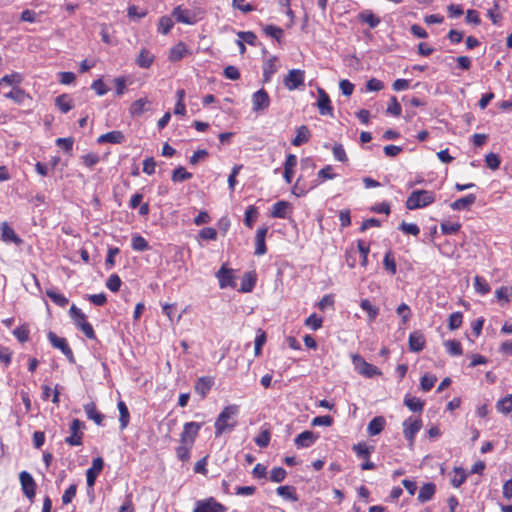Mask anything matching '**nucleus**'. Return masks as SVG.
I'll return each instance as SVG.
<instances>
[{
    "label": "nucleus",
    "instance_id": "nucleus-1",
    "mask_svg": "<svg viewBox=\"0 0 512 512\" xmlns=\"http://www.w3.org/2000/svg\"><path fill=\"white\" fill-rule=\"evenodd\" d=\"M239 413V406L231 404L226 406L215 421V435L220 436L226 431H231L237 425L235 416Z\"/></svg>",
    "mask_w": 512,
    "mask_h": 512
},
{
    "label": "nucleus",
    "instance_id": "nucleus-2",
    "mask_svg": "<svg viewBox=\"0 0 512 512\" xmlns=\"http://www.w3.org/2000/svg\"><path fill=\"white\" fill-rule=\"evenodd\" d=\"M435 201V194L428 190H415L406 200V208L415 210L424 208Z\"/></svg>",
    "mask_w": 512,
    "mask_h": 512
},
{
    "label": "nucleus",
    "instance_id": "nucleus-3",
    "mask_svg": "<svg viewBox=\"0 0 512 512\" xmlns=\"http://www.w3.org/2000/svg\"><path fill=\"white\" fill-rule=\"evenodd\" d=\"M69 315L74 324L84 333L87 338H95L93 327L86 321L85 314L74 304L70 307Z\"/></svg>",
    "mask_w": 512,
    "mask_h": 512
},
{
    "label": "nucleus",
    "instance_id": "nucleus-4",
    "mask_svg": "<svg viewBox=\"0 0 512 512\" xmlns=\"http://www.w3.org/2000/svg\"><path fill=\"white\" fill-rule=\"evenodd\" d=\"M351 359L355 370L366 378H373L382 374L378 367L366 362L359 354H352Z\"/></svg>",
    "mask_w": 512,
    "mask_h": 512
},
{
    "label": "nucleus",
    "instance_id": "nucleus-5",
    "mask_svg": "<svg viewBox=\"0 0 512 512\" xmlns=\"http://www.w3.org/2000/svg\"><path fill=\"white\" fill-rule=\"evenodd\" d=\"M421 428L422 421L419 418L409 417L403 422V434L410 446L414 444L415 436Z\"/></svg>",
    "mask_w": 512,
    "mask_h": 512
},
{
    "label": "nucleus",
    "instance_id": "nucleus-6",
    "mask_svg": "<svg viewBox=\"0 0 512 512\" xmlns=\"http://www.w3.org/2000/svg\"><path fill=\"white\" fill-rule=\"evenodd\" d=\"M305 72L300 69H292L284 77L283 83L285 87L292 91L304 85Z\"/></svg>",
    "mask_w": 512,
    "mask_h": 512
},
{
    "label": "nucleus",
    "instance_id": "nucleus-7",
    "mask_svg": "<svg viewBox=\"0 0 512 512\" xmlns=\"http://www.w3.org/2000/svg\"><path fill=\"white\" fill-rule=\"evenodd\" d=\"M84 423L79 419H73L70 424V436L65 438V442L70 446H80L82 444Z\"/></svg>",
    "mask_w": 512,
    "mask_h": 512
},
{
    "label": "nucleus",
    "instance_id": "nucleus-8",
    "mask_svg": "<svg viewBox=\"0 0 512 512\" xmlns=\"http://www.w3.org/2000/svg\"><path fill=\"white\" fill-rule=\"evenodd\" d=\"M201 429V424L197 422H187L184 424L183 431L180 435V443L182 444H194V441Z\"/></svg>",
    "mask_w": 512,
    "mask_h": 512
},
{
    "label": "nucleus",
    "instance_id": "nucleus-9",
    "mask_svg": "<svg viewBox=\"0 0 512 512\" xmlns=\"http://www.w3.org/2000/svg\"><path fill=\"white\" fill-rule=\"evenodd\" d=\"M227 508L213 497L198 501L193 512H226Z\"/></svg>",
    "mask_w": 512,
    "mask_h": 512
},
{
    "label": "nucleus",
    "instance_id": "nucleus-10",
    "mask_svg": "<svg viewBox=\"0 0 512 512\" xmlns=\"http://www.w3.org/2000/svg\"><path fill=\"white\" fill-rule=\"evenodd\" d=\"M48 339L51 345L63 352V354L68 358L71 363L75 362L73 352L69 347L65 338L58 337L55 333L49 332Z\"/></svg>",
    "mask_w": 512,
    "mask_h": 512
},
{
    "label": "nucleus",
    "instance_id": "nucleus-11",
    "mask_svg": "<svg viewBox=\"0 0 512 512\" xmlns=\"http://www.w3.org/2000/svg\"><path fill=\"white\" fill-rule=\"evenodd\" d=\"M19 479H20L23 493L30 501H33V499L35 497V490H36V483H35L33 477L31 476L30 473H28L26 471H22L19 474Z\"/></svg>",
    "mask_w": 512,
    "mask_h": 512
},
{
    "label": "nucleus",
    "instance_id": "nucleus-12",
    "mask_svg": "<svg viewBox=\"0 0 512 512\" xmlns=\"http://www.w3.org/2000/svg\"><path fill=\"white\" fill-rule=\"evenodd\" d=\"M318 100H317V107L319 110V113L323 116H333V107L331 105V101L329 98V95L325 92L324 89L318 88Z\"/></svg>",
    "mask_w": 512,
    "mask_h": 512
},
{
    "label": "nucleus",
    "instance_id": "nucleus-13",
    "mask_svg": "<svg viewBox=\"0 0 512 512\" xmlns=\"http://www.w3.org/2000/svg\"><path fill=\"white\" fill-rule=\"evenodd\" d=\"M253 110L255 112L263 111L269 107L270 98L264 89H260L252 95Z\"/></svg>",
    "mask_w": 512,
    "mask_h": 512
},
{
    "label": "nucleus",
    "instance_id": "nucleus-14",
    "mask_svg": "<svg viewBox=\"0 0 512 512\" xmlns=\"http://www.w3.org/2000/svg\"><path fill=\"white\" fill-rule=\"evenodd\" d=\"M172 15L179 23L193 25L197 22L195 14L190 10L183 9L181 6L175 7L172 11Z\"/></svg>",
    "mask_w": 512,
    "mask_h": 512
},
{
    "label": "nucleus",
    "instance_id": "nucleus-15",
    "mask_svg": "<svg viewBox=\"0 0 512 512\" xmlns=\"http://www.w3.org/2000/svg\"><path fill=\"white\" fill-rule=\"evenodd\" d=\"M104 461L101 457L93 459L92 466L86 472L87 485L92 487L95 484V480L98 474L103 470Z\"/></svg>",
    "mask_w": 512,
    "mask_h": 512
},
{
    "label": "nucleus",
    "instance_id": "nucleus-16",
    "mask_svg": "<svg viewBox=\"0 0 512 512\" xmlns=\"http://www.w3.org/2000/svg\"><path fill=\"white\" fill-rule=\"evenodd\" d=\"M214 384V379L210 376L200 377L194 386V390L201 398H205Z\"/></svg>",
    "mask_w": 512,
    "mask_h": 512
},
{
    "label": "nucleus",
    "instance_id": "nucleus-17",
    "mask_svg": "<svg viewBox=\"0 0 512 512\" xmlns=\"http://www.w3.org/2000/svg\"><path fill=\"white\" fill-rule=\"evenodd\" d=\"M268 232V227L263 226L258 228L255 236V255H263L266 253L265 238Z\"/></svg>",
    "mask_w": 512,
    "mask_h": 512
},
{
    "label": "nucleus",
    "instance_id": "nucleus-18",
    "mask_svg": "<svg viewBox=\"0 0 512 512\" xmlns=\"http://www.w3.org/2000/svg\"><path fill=\"white\" fill-rule=\"evenodd\" d=\"M425 337L422 332L415 331L410 334L408 344L412 352H420L425 347Z\"/></svg>",
    "mask_w": 512,
    "mask_h": 512
},
{
    "label": "nucleus",
    "instance_id": "nucleus-19",
    "mask_svg": "<svg viewBox=\"0 0 512 512\" xmlns=\"http://www.w3.org/2000/svg\"><path fill=\"white\" fill-rule=\"evenodd\" d=\"M476 196L474 194H468L465 197L459 198L450 204L452 210L461 211L469 210L470 207L475 203Z\"/></svg>",
    "mask_w": 512,
    "mask_h": 512
},
{
    "label": "nucleus",
    "instance_id": "nucleus-20",
    "mask_svg": "<svg viewBox=\"0 0 512 512\" xmlns=\"http://www.w3.org/2000/svg\"><path fill=\"white\" fill-rule=\"evenodd\" d=\"M217 278L221 288L235 286L232 270L226 269L224 266L217 272Z\"/></svg>",
    "mask_w": 512,
    "mask_h": 512
},
{
    "label": "nucleus",
    "instance_id": "nucleus-21",
    "mask_svg": "<svg viewBox=\"0 0 512 512\" xmlns=\"http://www.w3.org/2000/svg\"><path fill=\"white\" fill-rule=\"evenodd\" d=\"M125 140V136L121 131L115 130L98 137V143L121 144Z\"/></svg>",
    "mask_w": 512,
    "mask_h": 512
},
{
    "label": "nucleus",
    "instance_id": "nucleus-22",
    "mask_svg": "<svg viewBox=\"0 0 512 512\" xmlns=\"http://www.w3.org/2000/svg\"><path fill=\"white\" fill-rule=\"evenodd\" d=\"M386 425V420L383 416L374 417L367 426V433L369 436H376L380 434Z\"/></svg>",
    "mask_w": 512,
    "mask_h": 512
},
{
    "label": "nucleus",
    "instance_id": "nucleus-23",
    "mask_svg": "<svg viewBox=\"0 0 512 512\" xmlns=\"http://www.w3.org/2000/svg\"><path fill=\"white\" fill-rule=\"evenodd\" d=\"M84 411L88 419L94 421L97 425H102L104 415L97 410L94 402L85 404Z\"/></svg>",
    "mask_w": 512,
    "mask_h": 512
},
{
    "label": "nucleus",
    "instance_id": "nucleus-24",
    "mask_svg": "<svg viewBox=\"0 0 512 512\" xmlns=\"http://www.w3.org/2000/svg\"><path fill=\"white\" fill-rule=\"evenodd\" d=\"M316 439L317 436L312 431H304L295 438V444L299 448H306L310 447Z\"/></svg>",
    "mask_w": 512,
    "mask_h": 512
},
{
    "label": "nucleus",
    "instance_id": "nucleus-25",
    "mask_svg": "<svg viewBox=\"0 0 512 512\" xmlns=\"http://www.w3.org/2000/svg\"><path fill=\"white\" fill-rule=\"evenodd\" d=\"M1 239L4 242H13L15 244H20L22 242L7 222H3L1 224Z\"/></svg>",
    "mask_w": 512,
    "mask_h": 512
},
{
    "label": "nucleus",
    "instance_id": "nucleus-26",
    "mask_svg": "<svg viewBox=\"0 0 512 512\" xmlns=\"http://www.w3.org/2000/svg\"><path fill=\"white\" fill-rule=\"evenodd\" d=\"M278 70L277 58L272 56L263 64V81L269 82L272 75Z\"/></svg>",
    "mask_w": 512,
    "mask_h": 512
},
{
    "label": "nucleus",
    "instance_id": "nucleus-27",
    "mask_svg": "<svg viewBox=\"0 0 512 512\" xmlns=\"http://www.w3.org/2000/svg\"><path fill=\"white\" fill-rule=\"evenodd\" d=\"M296 165H297V157L294 154H289L286 157V160L284 163V179L288 184H290L292 181L293 169Z\"/></svg>",
    "mask_w": 512,
    "mask_h": 512
},
{
    "label": "nucleus",
    "instance_id": "nucleus-28",
    "mask_svg": "<svg viewBox=\"0 0 512 512\" xmlns=\"http://www.w3.org/2000/svg\"><path fill=\"white\" fill-rule=\"evenodd\" d=\"M435 491L436 487L433 483H426L420 488L417 498L421 503H425L432 499Z\"/></svg>",
    "mask_w": 512,
    "mask_h": 512
},
{
    "label": "nucleus",
    "instance_id": "nucleus-29",
    "mask_svg": "<svg viewBox=\"0 0 512 512\" xmlns=\"http://www.w3.org/2000/svg\"><path fill=\"white\" fill-rule=\"evenodd\" d=\"M154 61V55L147 49L143 48L138 57L136 58V63L141 68H149Z\"/></svg>",
    "mask_w": 512,
    "mask_h": 512
},
{
    "label": "nucleus",
    "instance_id": "nucleus-30",
    "mask_svg": "<svg viewBox=\"0 0 512 512\" xmlns=\"http://www.w3.org/2000/svg\"><path fill=\"white\" fill-rule=\"evenodd\" d=\"M187 48L186 45L182 42H179L174 47H172L169 51V60L176 62L181 60L185 55L187 54Z\"/></svg>",
    "mask_w": 512,
    "mask_h": 512
},
{
    "label": "nucleus",
    "instance_id": "nucleus-31",
    "mask_svg": "<svg viewBox=\"0 0 512 512\" xmlns=\"http://www.w3.org/2000/svg\"><path fill=\"white\" fill-rule=\"evenodd\" d=\"M290 204L286 201H278L276 202L271 211V216L275 218L285 219L287 217V211Z\"/></svg>",
    "mask_w": 512,
    "mask_h": 512
},
{
    "label": "nucleus",
    "instance_id": "nucleus-32",
    "mask_svg": "<svg viewBox=\"0 0 512 512\" xmlns=\"http://www.w3.org/2000/svg\"><path fill=\"white\" fill-rule=\"evenodd\" d=\"M310 137V131L307 126L302 125L297 128V133L295 138L292 140V144L294 146H300L306 142H308Z\"/></svg>",
    "mask_w": 512,
    "mask_h": 512
},
{
    "label": "nucleus",
    "instance_id": "nucleus-33",
    "mask_svg": "<svg viewBox=\"0 0 512 512\" xmlns=\"http://www.w3.org/2000/svg\"><path fill=\"white\" fill-rule=\"evenodd\" d=\"M55 105L63 113H67L73 108L72 100L67 94L56 97Z\"/></svg>",
    "mask_w": 512,
    "mask_h": 512
},
{
    "label": "nucleus",
    "instance_id": "nucleus-34",
    "mask_svg": "<svg viewBox=\"0 0 512 512\" xmlns=\"http://www.w3.org/2000/svg\"><path fill=\"white\" fill-rule=\"evenodd\" d=\"M149 104L150 102L147 98H140L134 101L129 109L130 114L132 116H140L146 110V106Z\"/></svg>",
    "mask_w": 512,
    "mask_h": 512
},
{
    "label": "nucleus",
    "instance_id": "nucleus-35",
    "mask_svg": "<svg viewBox=\"0 0 512 512\" xmlns=\"http://www.w3.org/2000/svg\"><path fill=\"white\" fill-rule=\"evenodd\" d=\"M276 491L279 496H281L287 500H290L293 502L298 501V497H297L295 488L292 486H288V485L279 486Z\"/></svg>",
    "mask_w": 512,
    "mask_h": 512
},
{
    "label": "nucleus",
    "instance_id": "nucleus-36",
    "mask_svg": "<svg viewBox=\"0 0 512 512\" xmlns=\"http://www.w3.org/2000/svg\"><path fill=\"white\" fill-rule=\"evenodd\" d=\"M360 307L367 313L370 321L375 320L379 314L378 307L374 306L368 299H363L360 303Z\"/></svg>",
    "mask_w": 512,
    "mask_h": 512
},
{
    "label": "nucleus",
    "instance_id": "nucleus-37",
    "mask_svg": "<svg viewBox=\"0 0 512 512\" xmlns=\"http://www.w3.org/2000/svg\"><path fill=\"white\" fill-rule=\"evenodd\" d=\"M255 283H256V278L253 273L248 272V273L244 274L242 282H241L240 291L241 292H251L255 286Z\"/></svg>",
    "mask_w": 512,
    "mask_h": 512
},
{
    "label": "nucleus",
    "instance_id": "nucleus-38",
    "mask_svg": "<svg viewBox=\"0 0 512 512\" xmlns=\"http://www.w3.org/2000/svg\"><path fill=\"white\" fill-rule=\"evenodd\" d=\"M496 409L503 414H509L512 411V394L498 400Z\"/></svg>",
    "mask_w": 512,
    "mask_h": 512
},
{
    "label": "nucleus",
    "instance_id": "nucleus-39",
    "mask_svg": "<svg viewBox=\"0 0 512 512\" xmlns=\"http://www.w3.org/2000/svg\"><path fill=\"white\" fill-rule=\"evenodd\" d=\"M444 346L447 352L452 356H459L463 353L462 345L457 340H446Z\"/></svg>",
    "mask_w": 512,
    "mask_h": 512
},
{
    "label": "nucleus",
    "instance_id": "nucleus-40",
    "mask_svg": "<svg viewBox=\"0 0 512 512\" xmlns=\"http://www.w3.org/2000/svg\"><path fill=\"white\" fill-rule=\"evenodd\" d=\"M404 404L413 412H421L424 407V402L416 397L406 396Z\"/></svg>",
    "mask_w": 512,
    "mask_h": 512
},
{
    "label": "nucleus",
    "instance_id": "nucleus-41",
    "mask_svg": "<svg viewBox=\"0 0 512 512\" xmlns=\"http://www.w3.org/2000/svg\"><path fill=\"white\" fill-rule=\"evenodd\" d=\"M23 81V76L18 72H13L11 74L5 75L0 79V85H19Z\"/></svg>",
    "mask_w": 512,
    "mask_h": 512
},
{
    "label": "nucleus",
    "instance_id": "nucleus-42",
    "mask_svg": "<svg viewBox=\"0 0 512 512\" xmlns=\"http://www.w3.org/2000/svg\"><path fill=\"white\" fill-rule=\"evenodd\" d=\"M192 178V174L187 172L182 166L177 167L173 170L171 179L173 182H182Z\"/></svg>",
    "mask_w": 512,
    "mask_h": 512
},
{
    "label": "nucleus",
    "instance_id": "nucleus-43",
    "mask_svg": "<svg viewBox=\"0 0 512 512\" xmlns=\"http://www.w3.org/2000/svg\"><path fill=\"white\" fill-rule=\"evenodd\" d=\"M117 406H118V410L120 413V418H119L120 426H121V429H124L127 427L128 423H129V419H130L129 411H128L126 404L123 401H119Z\"/></svg>",
    "mask_w": 512,
    "mask_h": 512
},
{
    "label": "nucleus",
    "instance_id": "nucleus-44",
    "mask_svg": "<svg viewBox=\"0 0 512 512\" xmlns=\"http://www.w3.org/2000/svg\"><path fill=\"white\" fill-rule=\"evenodd\" d=\"M7 99H11L14 102L21 104L27 98V94L25 91L19 87L14 88L12 91L5 94Z\"/></svg>",
    "mask_w": 512,
    "mask_h": 512
},
{
    "label": "nucleus",
    "instance_id": "nucleus-45",
    "mask_svg": "<svg viewBox=\"0 0 512 512\" xmlns=\"http://www.w3.org/2000/svg\"><path fill=\"white\" fill-rule=\"evenodd\" d=\"M46 295L58 306L65 307L68 304V298H66L63 294L57 293L56 291L50 289L46 291Z\"/></svg>",
    "mask_w": 512,
    "mask_h": 512
},
{
    "label": "nucleus",
    "instance_id": "nucleus-46",
    "mask_svg": "<svg viewBox=\"0 0 512 512\" xmlns=\"http://www.w3.org/2000/svg\"><path fill=\"white\" fill-rule=\"evenodd\" d=\"M474 287H475V290L478 293H480L481 295H485L490 291L489 284L486 282L485 279H483L480 276L474 277Z\"/></svg>",
    "mask_w": 512,
    "mask_h": 512
},
{
    "label": "nucleus",
    "instance_id": "nucleus-47",
    "mask_svg": "<svg viewBox=\"0 0 512 512\" xmlns=\"http://www.w3.org/2000/svg\"><path fill=\"white\" fill-rule=\"evenodd\" d=\"M173 21L168 16L160 18L158 23V31L164 35L168 34L173 27Z\"/></svg>",
    "mask_w": 512,
    "mask_h": 512
},
{
    "label": "nucleus",
    "instance_id": "nucleus-48",
    "mask_svg": "<svg viewBox=\"0 0 512 512\" xmlns=\"http://www.w3.org/2000/svg\"><path fill=\"white\" fill-rule=\"evenodd\" d=\"M132 248L135 251H145L148 250L149 245L148 242L140 235H134L132 237Z\"/></svg>",
    "mask_w": 512,
    "mask_h": 512
},
{
    "label": "nucleus",
    "instance_id": "nucleus-49",
    "mask_svg": "<svg viewBox=\"0 0 512 512\" xmlns=\"http://www.w3.org/2000/svg\"><path fill=\"white\" fill-rule=\"evenodd\" d=\"M353 450L358 457L369 458L373 451V447L367 446L365 443H358L353 446Z\"/></svg>",
    "mask_w": 512,
    "mask_h": 512
},
{
    "label": "nucleus",
    "instance_id": "nucleus-50",
    "mask_svg": "<svg viewBox=\"0 0 512 512\" xmlns=\"http://www.w3.org/2000/svg\"><path fill=\"white\" fill-rule=\"evenodd\" d=\"M440 228L443 234L451 235L457 233L460 230L461 224L458 222H443L441 223Z\"/></svg>",
    "mask_w": 512,
    "mask_h": 512
},
{
    "label": "nucleus",
    "instance_id": "nucleus-51",
    "mask_svg": "<svg viewBox=\"0 0 512 512\" xmlns=\"http://www.w3.org/2000/svg\"><path fill=\"white\" fill-rule=\"evenodd\" d=\"M383 265L387 271H389L392 275L396 274V262L392 256L391 251H388L383 259Z\"/></svg>",
    "mask_w": 512,
    "mask_h": 512
},
{
    "label": "nucleus",
    "instance_id": "nucleus-52",
    "mask_svg": "<svg viewBox=\"0 0 512 512\" xmlns=\"http://www.w3.org/2000/svg\"><path fill=\"white\" fill-rule=\"evenodd\" d=\"M437 381L434 375L425 374L421 377L420 386L423 391H429Z\"/></svg>",
    "mask_w": 512,
    "mask_h": 512
},
{
    "label": "nucleus",
    "instance_id": "nucleus-53",
    "mask_svg": "<svg viewBox=\"0 0 512 512\" xmlns=\"http://www.w3.org/2000/svg\"><path fill=\"white\" fill-rule=\"evenodd\" d=\"M286 475L287 473L284 468L275 467L270 472V480L275 483H280L285 479Z\"/></svg>",
    "mask_w": 512,
    "mask_h": 512
},
{
    "label": "nucleus",
    "instance_id": "nucleus-54",
    "mask_svg": "<svg viewBox=\"0 0 512 512\" xmlns=\"http://www.w3.org/2000/svg\"><path fill=\"white\" fill-rule=\"evenodd\" d=\"M14 336L19 342L24 343L29 339V328L27 325H22L13 331Z\"/></svg>",
    "mask_w": 512,
    "mask_h": 512
},
{
    "label": "nucleus",
    "instance_id": "nucleus-55",
    "mask_svg": "<svg viewBox=\"0 0 512 512\" xmlns=\"http://www.w3.org/2000/svg\"><path fill=\"white\" fill-rule=\"evenodd\" d=\"M191 448H192V445L180 443V445L176 449L177 457L181 461H187L190 457Z\"/></svg>",
    "mask_w": 512,
    "mask_h": 512
},
{
    "label": "nucleus",
    "instance_id": "nucleus-56",
    "mask_svg": "<svg viewBox=\"0 0 512 512\" xmlns=\"http://www.w3.org/2000/svg\"><path fill=\"white\" fill-rule=\"evenodd\" d=\"M323 319L316 314L310 315L305 320V325L311 328L312 330H318L322 327Z\"/></svg>",
    "mask_w": 512,
    "mask_h": 512
},
{
    "label": "nucleus",
    "instance_id": "nucleus-57",
    "mask_svg": "<svg viewBox=\"0 0 512 512\" xmlns=\"http://www.w3.org/2000/svg\"><path fill=\"white\" fill-rule=\"evenodd\" d=\"M257 215H258V211H257L256 207L249 206L245 212V218H244L245 225L248 226L249 228H251L253 226V222L256 219Z\"/></svg>",
    "mask_w": 512,
    "mask_h": 512
},
{
    "label": "nucleus",
    "instance_id": "nucleus-58",
    "mask_svg": "<svg viewBox=\"0 0 512 512\" xmlns=\"http://www.w3.org/2000/svg\"><path fill=\"white\" fill-rule=\"evenodd\" d=\"M466 480V474H465V471L461 468H455L454 469V476L451 480L452 482V485L454 487H459L461 486L464 481Z\"/></svg>",
    "mask_w": 512,
    "mask_h": 512
},
{
    "label": "nucleus",
    "instance_id": "nucleus-59",
    "mask_svg": "<svg viewBox=\"0 0 512 512\" xmlns=\"http://www.w3.org/2000/svg\"><path fill=\"white\" fill-rule=\"evenodd\" d=\"M462 314L460 312L452 313L449 316L448 327L450 330L458 329L462 324Z\"/></svg>",
    "mask_w": 512,
    "mask_h": 512
},
{
    "label": "nucleus",
    "instance_id": "nucleus-60",
    "mask_svg": "<svg viewBox=\"0 0 512 512\" xmlns=\"http://www.w3.org/2000/svg\"><path fill=\"white\" fill-rule=\"evenodd\" d=\"M106 286L112 292H117V291H119L120 286H121V279L119 278V276L117 274H112L109 276V278L106 282Z\"/></svg>",
    "mask_w": 512,
    "mask_h": 512
},
{
    "label": "nucleus",
    "instance_id": "nucleus-61",
    "mask_svg": "<svg viewBox=\"0 0 512 512\" xmlns=\"http://www.w3.org/2000/svg\"><path fill=\"white\" fill-rule=\"evenodd\" d=\"M396 313L398 314V316L402 318L403 324H406L411 316V310L409 306L405 303H402L397 307Z\"/></svg>",
    "mask_w": 512,
    "mask_h": 512
},
{
    "label": "nucleus",
    "instance_id": "nucleus-62",
    "mask_svg": "<svg viewBox=\"0 0 512 512\" xmlns=\"http://www.w3.org/2000/svg\"><path fill=\"white\" fill-rule=\"evenodd\" d=\"M485 162L486 165L492 170H497L501 163L499 156L495 153L487 154L485 157Z\"/></svg>",
    "mask_w": 512,
    "mask_h": 512
},
{
    "label": "nucleus",
    "instance_id": "nucleus-63",
    "mask_svg": "<svg viewBox=\"0 0 512 512\" xmlns=\"http://www.w3.org/2000/svg\"><path fill=\"white\" fill-rule=\"evenodd\" d=\"M400 230H402L405 234H410L413 236H417L420 233L419 227L414 223H406L402 222L400 227Z\"/></svg>",
    "mask_w": 512,
    "mask_h": 512
},
{
    "label": "nucleus",
    "instance_id": "nucleus-64",
    "mask_svg": "<svg viewBox=\"0 0 512 512\" xmlns=\"http://www.w3.org/2000/svg\"><path fill=\"white\" fill-rule=\"evenodd\" d=\"M402 112L401 105L397 101L396 97L393 96L390 99V103L387 107V113L392 114L394 116H400Z\"/></svg>",
    "mask_w": 512,
    "mask_h": 512
}]
</instances>
